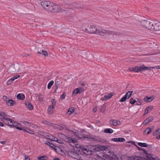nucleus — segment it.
<instances>
[{
    "instance_id": "obj_36",
    "label": "nucleus",
    "mask_w": 160,
    "mask_h": 160,
    "mask_svg": "<svg viewBox=\"0 0 160 160\" xmlns=\"http://www.w3.org/2000/svg\"><path fill=\"white\" fill-rule=\"evenodd\" d=\"M54 83V81L52 80L50 81L48 83L47 86V88L48 89H49L51 88L52 85Z\"/></svg>"
},
{
    "instance_id": "obj_53",
    "label": "nucleus",
    "mask_w": 160,
    "mask_h": 160,
    "mask_svg": "<svg viewBox=\"0 0 160 160\" xmlns=\"http://www.w3.org/2000/svg\"><path fill=\"white\" fill-rule=\"evenodd\" d=\"M2 99L3 100L6 101V102H7L8 100L9 99L7 98V97L5 96H4L2 97Z\"/></svg>"
},
{
    "instance_id": "obj_4",
    "label": "nucleus",
    "mask_w": 160,
    "mask_h": 160,
    "mask_svg": "<svg viewBox=\"0 0 160 160\" xmlns=\"http://www.w3.org/2000/svg\"><path fill=\"white\" fill-rule=\"evenodd\" d=\"M0 116L2 119V121L4 123H6L7 121H9L10 122H12V119L8 118L7 114L5 112H0Z\"/></svg>"
},
{
    "instance_id": "obj_63",
    "label": "nucleus",
    "mask_w": 160,
    "mask_h": 160,
    "mask_svg": "<svg viewBox=\"0 0 160 160\" xmlns=\"http://www.w3.org/2000/svg\"><path fill=\"white\" fill-rule=\"evenodd\" d=\"M91 139L94 140V141L97 140V139L95 137H92L91 138Z\"/></svg>"
},
{
    "instance_id": "obj_11",
    "label": "nucleus",
    "mask_w": 160,
    "mask_h": 160,
    "mask_svg": "<svg viewBox=\"0 0 160 160\" xmlns=\"http://www.w3.org/2000/svg\"><path fill=\"white\" fill-rule=\"evenodd\" d=\"M154 127L152 126L150 128H148L146 130L144 131V134L145 135H147L151 133Z\"/></svg>"
},
{
    "instance_id": "obj_16",
    "label": "nucleus",
    "mask_w": 160,
    "mask_h": 160,
    "mask_svg": "<svg viewBox=\"0 0 160 160\" xmlns=\"http://www.w3.org/2000/svg\"><path fill=\"white\" fill-rule=\"evenodd\" d=\"M132 70L133 72H141L142 71L141 66L139 67L138 66H136L132 68Z\"/></svg>"
},
{
    "instance_id": "obj_54",
    "label": "nucleus",
    "mask_w": 160,
    "mask_h": 160,
    "mask_svg": "<svg viewBox=\"0 0 160 160\" xmlns=\"http://www.w3.org/2000/svg\"><path fill=\"white\" fill-rule=\"evenodd\" d=\"M148 112H149V110L148 109H147V108H146V109H145V112H144V115L148 113Z\"/></svg>"
},
{
    "instance_id": "obj_23",
    "label": "nucleus",
    "mask_w": 160,
    "mask_h": 160,
    "mask_svg": "<svg viewBox=\"0 0 160 160\" xmlns=\"http://www.w3.org/2000/svg\"><path fill=\"white\" fill-rule=\"evenodd\" d=\"M51 102L52 103V105H51L49 106H50V108L54 109L56 105V102L55 101V99L53 98L51 99Z\"/></svg>"
},
{
    "instance_id": "obj_50",
    "label": "nucleus",
    "mask_w": 160,
    "mask_h": 160,
    "mask_svg": "<svg viewBox=\"0 0 160 160\" xmlns=\"http://www.w3.org/2000/svg\"><path fill=\"white\" fill-rule=\"evenodd\" d=\"M137 104L138 105H140L141 104L142 101L141 100H138L136 101Z\"/></svg>"
},
{
    "instance_id": "obj_18",
    "label": "nucleus",
    "mask_w": 160,
    "mask_h": 160,
    "mask_svg": "<svg viewBox=\"0 0 160 160\" xmlns=\"http://www.w3.org/2000/svg\"><path fill=\"white\" fill-rule=\"evenodd\" d=\"M153 120V118L152 117H150L144 120L143 122V124H144V125H147L150 122L152 121Z\"/></svg>"
},
{
    "instance_id": "obj_60",
    "label": "nucleus",
    "mask_w": 160,
    "mask_h": 160,
    "mask_svg": "<svg viewBox=\"0 0 160 160\" xmlns=\"http://www.w3.org/2000/svg\"><path fill=\"white\" fill-rule=\"evenodd\" d=\"M156 69H160V66H157L154 67Z\"/></svg>"
},
{
    "instance_id": "obj_19",
    "label": "nucleus",
    "mask_w": 160,
    "mask_h": 160,
    "mask_svg": "<svg viewBox=\"0 0 160 160\" xmlns=\"http://www.w3.org/2000/svg\"><path fill=\"white\" fill-rule=\"evenodd\" d=\"M67 153L70 157L72 158L74 154H76V151L75 150H72L68 151Z\"/></svg>"
},
{
    "instance_id": "obj_42",
    "label": "nucleus",
    "mask_w": 160,
    "mask_h": 160,
    "mask_svg": "<svg viewBox=\"0 0 160 160\" xmlns=\"http://www.w3.org/2000/svg\"><path fill=\"white\" fill-rule=\"evenodd\" d=\"M127 98L124 96L119 100V102H125Z\"/></svg>"
},
{
    "instance_id": "obj_13",
    "label": "nucleus",
    "mask_w": 160,
    "mask_h": 160,
    "mask_svg": "<svg viewBox=\"0 0 160 160\" xmlns=\"http://www.w3.org/2000/svg\"><path fill=\"white\" fill-rule=\"evenodd\" d=\"M110 123L114 126H117L118 125L120 124V122L119 121L118 122L117 120L114 119V120H111L110 121Z\"/></svg>"
},
{
    "instance_id": "obj_52",
    "label": "nucleus",
    "mask_w": 160,
    "mask_h": 160,
    "mask_svg": "<svg viewBox=\"0 0 160 160\" xmlns=\"http://www.w3.org/2000/svg\"><path fill=\"white\" fill-rule=\"evenodd\" d=\"M50 144H51V145H49V147H50L51 148H52V149H54V150H57V149L55 148H54V145L53 144H52V143H51Z\"/></svg>"
},
{
    "instance_id": "obj_14",
    "label": "nucleus",
    "mask_w": 160,
    "mask_h": 160,
    "mask_svg": "<svg viewBox=\"0 0 160 160\" xmlns=\"http://www.w3.org/2000/svg\"><path fill=\"white\" fill-rule=\"evenodd\" d=\"M142 158L138 156L129 157L127 160H142Z\"/></svg>"
},
{
    "instance_id": "obj_10",
    "label": "nucleus",
    "mask_w": 160,
    "mask_h": 160,
    "mask_svg": "<svg viewBox=\"0 0 160 160\" xmlns=\"http://www.w3.org/2000/svg\"><path fill=\"white\" fill-rule=\"evenodd\" d=\"M84 91V89L81 88H76L74 89L73 91V95H75L77 94L81 93Z\"/></svg>"
},
{
    "instance_id": "obj_17",
    "label": "nucleus",
    "mask_w": 160,
    "mask_h": 160,
    "mask_svg": "<svg viewBox=\"0 0 160 160\" xmlns=\"http://www.w3.org/2000/svg\"><path fill=\"white\" fill-rule=\"evenodd\" d=\"M112 95L110 93H109L107 95H105L104 97L102 98L101 100L102 101H106L108 99L112 97Z\"/></svg>"
},
{
    "instance_id": "obj_12",
    "label": "nucleus",
    "mask_w": 160,
    "mask_h": 160,
    "mask_svg": "<svg viewBox=\"0 0 160 160\" xmlns=\"http://www.w3.org/2000/svg\"><path fill=\"white\" fill-rule=\"evenodd\" d=\"M112 140L116 142H124L125 141V139L123 138H114L112 139Z\"/></svg>"
},
{
    "instance_id": "obj_38",
    "label": "nucleus",
    "mask_w": 160,
    "mask_h": 160,
    "mask_svg": "<svg viewBox=\"0 0 160 160\" xmlns=\"http://www.w3.org/2000/svg\"><path fill=\"white\" fill-rule=\"evenodd\" d=\"M38 100L40 102H42L43 101V98L42 95L40 93L38 95Z\"/></svg>"
},
{
    "instance_id": "obj_39",
    "label": "nucleus",
    "mask_w": 160,
    "mask_h": 160,
    "mask_svg": "<svg viewBox=\"0 0 160 160\" xmlns=\"http://www.w3.org/2000/svg\"><path fill=\"white\" fill-rule=\"evenodd\" d=\"M13 81L14 80H12V78H11L7 82V84L8 85H11Z\"/></svg>"
},
{
    "instance_id": "obj_9",
    "label": "nucleus",
    "mask_w": 160,
    "mask_h": 160,
    "mask_svg": "<svg viewBox=\"0 0 160 160\" xmlns=\"http://www.w3.org/2000/svg\"><path fill=\"white\" fill-rule=\"evenodd\" d=\"M90 148L91 152H95L99 151L98 145L90 146Z\"/></svg>"
},
{
    "instance_id": "obj_55",
    "label": "nucleus",
    "mask_w": 160,
    "mask_h": 160,
    "mask_svg": "<svg viewBox=\"0 0 160 160\" xmlns=\"http://www.w3.org/2000/svg\"><path fill=\"white\" fill-rule=\"evenodd\" d=\"M147 109H148L149 110H152V109L153 107L152 106H149L148 107H147Z\"/></svg>"
},
{
    "instance_id": "obj_1",
    "label": "nucleus",
    "mask_w": 160,
    "mask_h": 160,
    "mask_svg": "<svg viewBox=\"0 0 160 160\" xmlns=\"http://www.w3.org/2000/svg\"><path fill=\"white\" fill-rule=\"evenodd\" d=\"M141 24L144 29L148 30H152L153 25V21L151 22L149 20H143L141 21Z\"/></svg>"
},
{
    "instance_id": "obj_48",
    "label": "nucleus",
    "mask_w": 160,
    "mask_h": 160,
    "mask_svg": "<svg viewBox=\"0 0 160 160\" xmlns=\"http://www.w3.org/2000/svg\"><path fill=\"white\" fill-rule=\"evenodd\" d=\"M20 77V76L19 75H17L16 76H13L12 78L13 80H14L15 79H18Z\"/></svg>"
},
{
    "instance_id": "obj_49",
    "label": "nucleus",
    "mask_w": 160,
    "mask_h": 160,
    "mask_svg": "<svg viewBox=\"0 0 160 160\" xmlns=\"http://www.w3.org/2000/svg\"><path fill=\"white\" fill-rule=\"evenodd\" d=\"M90 28L91 29H95V30H98V28H96L95 26L93 25H90Z\"/></svg>"
},
{
    "instance_id": "obj_56",
    "label": "nucleus",
    "mask_w": 160,
    "mask_h": 160,
    "mask_svg": "<svg viewBox=\"0 0 160 160\" xmlns=\"http://www.w3.org/2000/svg\"><path fill=\"white\" fill-rule=\"evenodd\" d=\"M22 123L26 125V123H28V124H32V123H29V122H27V121H24V122H22Z\"/></svg>"
},
{
    "instance_id": "obj_24",
    "label": "nucleus",
    "mask_w": 160,
    "mask_h": 160,
    "mask_svg": "<svg viewBox=\"0 0 160 160\" xmlns=\"http://www.w3.org/2000/svg\"><path fill=\"white\" fill-rule=\"evenodd\" d=\"M142 71H145L147 70H150L154 68V67H150L146 66H141Z\"/></svg>"
},
{
    "instance_id": "obj_46",
    "label": "nucleus",
    "mask_w": 160,
    "mask_h": 160,
    "mask_svg": "<svg viewBox=\"0 0 160 160\" xmlns=\"http://www.w3.org/2000/svg\"><path fill=\"white\" fill-rule=\"evenodd\" d=\"M42 123L44 124L48 125H50V124H51L50 122H48L47 121H42Z\"/></svg>"
},
{
    "instance_id": "obj_25",
    "label": "nucleus",
    "mask_w": 160,
    "mask_h": 160,
    "mask_svg": "<svg viewBox=\"0 0 160 160\" xmlns=\"http://www.w3.org/2000/svg\"><path fill=\"white\" fill-rule=\"evenodd\" d=\"M17 98L18 99L22 100L25 99V96L22 94L19 93L17 95Z\"/></svg>"
},
{
    "instance_id": "obj_35",
    "label": "nucleus",
    "mask_w": 160,
    "mask_h": 160,
    "mask_svg": "<svg viewBox=\"0 0 160 160\" xmlns=\"http://www.w3.org/2000/svg\"><path fill=\"white\" fill-rule=\"evenodd\" d=\"M47 159V156H43L41 157H38V160H46Z\"/></svg>"
},
{
    "instance_id": "obj_2",
    "label": "nucleus",
    "mask_w": 160,
    "mask_h": 160,
    "mask_svg": "<svg viewBox=\"0 0 160 160\" xmlns=\"http://www.w3.org/2000/svg\"><path fill=\"white\" fill-rule=\"evenodd\" d=\"M61 9L60 7L58 4L53 3H51L49 11L51 12H57L60 11Z\"/></svg>"
},
{
    "instance_id": "obj_34",
    "label": "nucleus",
    "mask_w": 160,
    "mask_h": 160,
    "mask_svg": "<svg viewBox=\"0 0 160 160\" xmlns=\"http://www.w3.org/2000/svg\"><path fill=\"white\" fill-rule=\"evenodd\" d=\"M132 92L133 91H128L127 92L125 96L128 99L130 97Z\"/></svg>"
},
{
    "instance_id": "obj_26",
    "label": "nucleus",
    "mask_w": 160,
    "mask_h": 160,
    "mask_svg": "<svg viewBox=\"0 0 160 160\" xmlns=\"http://www.w3.org/2000/svg\"><path fill=\"white\" fill-rule=\"evenodd\" d=\"M78 137L79 138L82 139L88 138L87 135L83 133H80L78 134Z\"/></svg>"
},
{
    "instance_id": "obj_32",
    "label": "nucleus",
    "mask_w": 160,
    "mask_h": 160,
    "mask_svg": "<svg viewBox=\"0 0 160 160\" xmlns=\"http://www.w3.org/2000/svg\"><path fill=\"white\" fill-rule=\"evenodd\" d=\"M138 144L142 147H147L148 146V144L145 143L138 142Z\"/></svg>"
},
{
    "instance_id": "obj_30",
    "label": "nucleus",
    "mask_w": 160,
    "mask_h": 160,
    "mask_svg": "<svg viewBox=\"0 0 160 160\" xmlns=\"http://www.w3.org/2000/svg\"><path fill=\"white\" fill-rule=\"evenodd\" d=\"M146 98H147V99L146 100V102H149L152 101L154 98L155 97L153 95L149 97L146 96Z\"/></svg>"
},
{
    "instance_id": "obj_5",
    "label": "nucleus",
    "mask_w": 160,
    "mask_h": 160,
    "mask_svg": "<svg viewBox=\"0 0 160 160\" xmlns=\"http://www.w3.org/2000/svg\"><path fill=\"white\" fill-rule=\"evenodd\" d=\"M11 123V124L9 125V122H8V124L6 123V124H7L8 126H10L11 127H12V126H13L15 128H16L17 129L20 130H24V128H20L21 124L17 122H13V121H12V122H10Z\"/></svg>"
},
{
    "instance_id": "obj_51",
    "label": "nucleus",
    "mask_w": 160,
    "mask_h": 160,
    "mask_svg": "<svg viewBox=\"0 0 160 160\" xmlns=\"http://www.w3.org/2000/svg\"><path fill=\"white\" fill-rule=\"evenodd\" d=\"M82 151L83 153L86 154V152H88L87 149L84 148L83 147V148H82Z\"/></svg>"
},
{
    "instance_id": "obj_8",
    "label": "nucleus",
    "mask_w": 160,
    "mask_h": 160,
    "mask_svg": "<svg viewBox=\"0 0 160 160\" xmlns=\"http://www.w3.org/2000/svg\"><path fill=\"white\" fill-rule=\"evenodd\" d=\"M62 80L59 79H57L55 80V85L56 89L54 91L55 93H56L57 89L59 86L62 83Z\"/></svg>"
},
{
    "instance_id": "obj_57",
    "label": "nucleus",
    "mask_w": 160,
    "mask_h": 160,
    "mask_svg": "<svg viewBox=\"0 0 160 160\" xmlns=\"http://www.w3.org/2000/svg\"><path fill=\"white\" fill-rule=\"evenodd\" d=\"M45 143L48 145V146H49V145H51V144H50L51 143H50L48 141H46V142H45Z\"/></svg>"
},
{
    "instance_id": "obj_40",
    "label": "nucleus",
    "mask_w": 160,
    "mask_h": 160,
    "mask_svg": "<svg viewBox=\"0 0 160 160\" xmlns=\"http://www.w3.org/2000/svg\"><path fill=\"white\" fill-rule=\"evenodd\" d=\"M136 102V100L133 98H131L130 99V102L132 104H133Z\"/></svg>"
},
{
    "instance_id": "obj_61",
    "label": "nucleus",
    "mask_w": 160,
    "mask_h": 160,
    "mask_svg": "<svg viewBox=\"0 0 160 160\" xmlns=\"http://www.w3.org/2000/svg\"><path fill=\"white\" fill-rule=\"evenodd\" d=\"M3 123L2 122H0V127H3Z\"/></svg>"
},
{
    "instance_id": "obj_45",
    "label": "nucleus",
    "mask_w": 160,
    "mask_h": 160,
    "mask_svg": "<svg viewBox=\"0 0 160 160\" xmlns=\"http://www.w3.org/2000/svg\"><path fill=\"white\" fill-rule=\"evenodd\" d=\"M51 140L53 141H55V142H58V143H62V142H59V140H58V139L57 138H55V137H54Z\"/></svg>"
},
{
    "instance_id": "obj_31",
    "label": "nucleus",
    "mask_w": 160,
    "mask_h": 160,
    "mask_svg": "<svg viewBox=\"0 0 160 160\" xmlns=\"http://www.w3.org/2000/svg\"><path fill=\"white\" fill-rule=\"evenodd\" d=\"M113 131L111 128H106L104 130V132L108 133H113Z\"/></svg>"
},
{
    "instance_id": "obj_33",
    "label": "nucleus",
    "mask_w": 160,
    "mask_h": 160,
    "mask_svg": "<svg viewBox=\"0 0 160 160\" xmlns=\"http://www.w3.org/2000/svg\"><path fill=\"white\" fill-rule=\"evenodd\" d=\"M106 108V106L105 104H103L101 106L100 108V111L101 112L104 113L105 112Z\"/></svg>"
},
{
    "instance_id": "obj_44",
    "label": "nucleus",
    "mask_w": 160,
    "mask_h": 160,
    "mask_svg": "<svg viewBox=\"0 0 160 160\" xmlns=\"http://www.w3.org/2000/svg\"><path fill=\"white\" fill-rule=\"evenodd\" d=\"M50 106H49L48 109V112L49 114H51L53 112V111L52 110V109H53L52 108H50Z\"/></svg>"
},
{
    "instance_id": "obj_6",
    "label": "nucleus",
    "mask_w": 160,
    "mask_h": 160,
    "mask_svg": "<svg viewBox=\"0 0 160 160\" xmlns=\"http://www.w3.org/2000/svg\"><path fill=\"white\" fill-rule=\"evenodd\" d=\"M51 3L49 1H44L41 2V5L44 9L49 11V8H50Z\"/></svg>"
},
{
    "instance_id": "obj_20",
    "label": "nucleus",
    "mask_w": 160,
    "mask_h": 160,
    "mask_svg": "<svg viewBox=\"0 0 160 160\" xmlns=\"http://www.w3.org/2000/svg\"><path fill=\"white\" fill-rule=\"evenodd\" d=\"M38 133L42 136H43L45 137H46L47 139L49 140L50 139V138H49L48 137H49V136L48 135H47V134L45 132L42 131H39L38 132Z\"/></svg>"
},
{
    "instance_id": "obj_7",
    "label": "nucleus",
    "mask_w": 160,
    "mask_h": 160,
    "mask_svg": "<svg viewBox=\"0 0 160 160\" xmlns=\"http://www.w3.org/2000/svg\"><path fill=\"white\" fill-rule=\"evenodd\" d=\"M152 30H160V22L158 21L153 22Z\"/></svg>"
},
{
    "instance_id": "obj_3",
    "label": "nucleus",
    "mask_w": 160,
    "mask_h": 160,
    "mask_svg": "<svg viewBox=\"0 0 160 160\" xmlns=\"http://www.w3.org/2000/svg\"><path fill=\"white\" fill-rule=\"evenodd\" d=\"M88 33L91 34H95L97 35H100L101 36H104L106 35L108 33L107 31H85Z\"/></svg>"
},
{
    "instance_id": "obj_41",
    "label": "nucleus",
    "mask_w": 160,
    "mask_h": 160,
    "mask_svg": "<svg viewBox=\"0 0 160 160\" xmlns=\"http://www.w3.org/2000/svg\"><path fill=\"white\" fill-rule=\"evenodd\" d=\"M41 53L45 57L48 56V54L47 52L43 50H42Z\"/></svg>"
},
{
    "instance_id": "obj_22",
    "label": "nucleus",
    "mask_w": 160,
    "mask_h": 160,
    "mask_svg": "<svg viewBox=\"0 0 160 160\" xmlns=\"http://www.w3.org/2000/svg\"><path fill=\"white\" fill-rule=\"evenodd\" d=\"M98 148L99 150L107 151L108 150V148L107 147L104 146L98 145Z\"/></svg>"
},
{
    "instance_id": "obj_15",
    "label": "nucleus",
    "mask_w": 160,
    "mask_h": 160,
    "mask_svg": "<svg viewBox=\"0 0 160 160\" xmlns=\"http://www.w3.org/2000/svg\"><path fill=\"white\" fill-rule=\"evenodd\" d=\"M15 102L12 99H8L6 102L7 105L9 106H12L15 104Z\"/></svg>"
},
{
    "instance_id": "obj_59",
    "label": "nucleus",
    "mask_w": 160,
    "mask_h": 160,
    "mask_svg": "<svg viewBox=\"0 0 160 160\" xmlns=\"http://www.w3.org/2000/svg\"><path fill=\"white\" fill-rule=\"evenodd\" d=\"M97 108L95 107L93 109V112H96L97 111Z\"/></svg>"
},
{
    "instance_id": "obj_43",
    "label": "nucleus",
    "mask_w": 160,
    "mask_h": 160,
    "mask_svg": "<svg viewBox=\"0 0 160 160\" xmlns=\"http://www.w3.org/2000/svg\"><path fill=\"white\" fill-rule=\"evenodd\" d=\"M68 141L69 143H75V142L74 140L70 138H68Z\"/></svg>"
},
{
    "instance_id": "obj_28",
    "label": "nucleus",
    "mask_w": 160,
    "mask_h": 160,
    "mask_svg": "<svg viewBox=\"0 0 160 160\" xmlns=\"http://www.w3.org/2000/svg\"><path fill=\"white\" fill-rule=\"evenodd\" d=\"M24 131L26 132H27L31 134H34V132L28 128H24Z\"/></svg>"
},
{
    "instance_id": "obj_58",
    "label": "nucleus",
    "mask_w": 160,
    "mask_h": 160,
    "mask_svg": "<svg viewBox=\"0 0 160 160\" xmlns=\"http://www.w3.org/2000/svg\"><path fill=\"white\" fill-rule=\"evenodd\" d=\"M30 158L28 157L27 156H25V160H30Z\"/></svg>"
},
{
    "instance_id": "obj_37",
    "label": "nucleus",
    "mask_w": 160,
    "mask_h": 160,
    "mask_svg": "<svg viewBox=\"0 0 160 160\" xmlns=\"http://www.w3.org/2000/svg\"><path fill=\"white\" fill-rule=\"evenodd\" d=\"M160 133V128L157 129L153 133V135L156 136Z\"/></svg>"
},
{
    "instance_id": "obj_29",
    "label": "nucleus",
    "mask_w": 160,
    "mask_h": 160,
    "mask_svg": "<svg viewBox=\"0 0 160 160\" xmlns=\"http://www.w3.org/2000/svg\"><path fill=\"white\" fill-rule=\"evenodd\" d=\"M74 111L75 109L73 107H71L68 109L67 112V113L69 115H70L74 112Z\"/></svg>"
},
{
    "instance_id": "obj_62",
    "label": "nucleus",
    "mask_w": 160,
    "mask_h": 160,
    "mask_svg": "<svg viewBox=\"0 0 160 160\" xmlns=\"http://www.w3.org/2000/svg\"><path fill=\"white\" fill-rule=\"evenodd\" d=\"M156 138L158 139H160V134L157 136Z\"/></svg>"
},
{
    "instance_id": "obj_64",
    "label": "nucleus",
    "mask_w": 160,
    "mask_h": 160,
    "mask_svg": "<svg viewBox=\"0 0 160 160\" xmlns=\"http://www.w3.org/2000/svg\"><path fill=\"white\" fill-rule=\"evenodd\" d=\"M53 160H60V159L58 158H55L53 159Z\"/></svg>"
},
{
    "instance_id": "obj_47",
    "label": "nucleus",
    "mask_w": 160,
    "mask_h": 160,
    "mask_svg": "<svg viewBox=\"0 0 160 160\" xmlns=\"http://www.w3.org/2000/svg\"><path fill=\"white\" fill-rule=\"evenodd\" d=\"M65 92H64L62 95H61L60 98V99H64L65 98Z\"/></svg>"
},
{
    "instance_id": "obj_21",
    "label": "nucleus",
    "mask_w": 160,
    "mask_h": 160,
    "mask_svg": "<svg viewBox=\"0 0 160 160\" xmlns=\"http://www.w3.org/2000/svg\"><path fill=\"white\" fill-rule=\"evenodd\" d=\"M25 105L27 108L30 110H32L33 109V106L28 101H27L25 102Z\"/></svg>"
},
{
    "instance_id": "obj_27",
    "label": "nucleus",
    "mask_w": 160,
    "mask_h": 160,
    "mask_svg": "<svg viewBox=\"0 0 160 160\" xmlns=\"http://www.w3.org/2000/svg\"><path fill=\"white\" fill-rule=\"evenodd\" d=\"M73 156L72 157V158L77 159L78 160H80V158H81V157L80 156V155L78 153V152L76 151V154H74V155H73Z\"/></svg>"
}]
</instances>
